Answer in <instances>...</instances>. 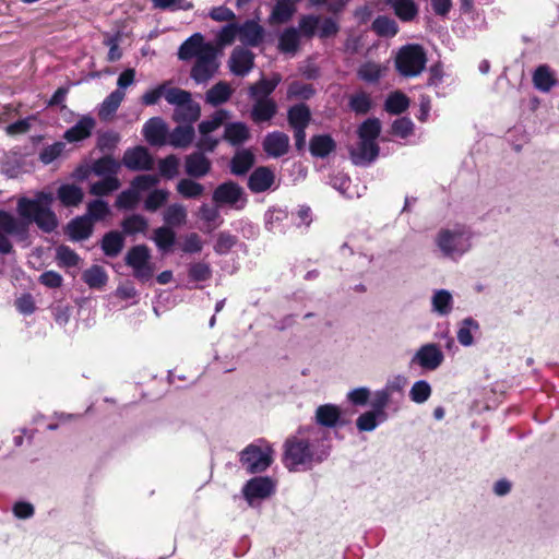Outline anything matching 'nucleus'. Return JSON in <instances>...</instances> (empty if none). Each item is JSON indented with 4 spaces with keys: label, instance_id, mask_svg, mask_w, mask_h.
I'll use <instances>...</instances> for the list:
<instances>
[{
    "label": "nucleus",
    "instance_id": "a211bd4d",
    "mask_svg": "<svg viewBox=\"0 0 559 559\" xmlns=\"http://www.w3.org/2000/svg\"><path fill=\"white\" fill-rule=\"evenodd\" d=\"M241 187L233 181L219 185L213 192V200L217 204L236 205L242 199Z\"/></svg>",
    "mask_w": 559,
    "mask_h": 559
},
{
    "label": "nucleus",
    "instance_id": "412c9836",
    "mask_svg": "<svg viewBox=\"0 0 559 559\" xmlns=\"http://www.w3.org/2000/svg\"><path fill=\"white\" fill-rule=\"evenodd\" d=\"M296 12V5L292 0H277L269 15L270 25L285 24L290 21Z\"/></svg>",
    "mask_w": 559,
    "mask_h": 559
},
{
    "label": "nucleus",
    "instance_id": "8fccbe9b",
    "mask_svg": "<svg viewBox=\"0 0 559 559\" xmlns=\"http://www.w3.org/2000/svg\"><path fill=\"white\" fill-rule=\"evenodd\" d=\"M177 191L186 199H197L203 194L204 187L190 178H183L178 181Z\"/></svg>",
    "mask_w": 559,
    "mask_h": 559
},
{
    "label": "nucleus",
    "instance_id": "39448f33",
    "mask_svg": "<svg viewBox=\"0 0 559 559\" xmlns=\"http://www.w3.org/2000/svg\"><path fill=\"white\" fill-rule=\"evenodd\" d=\"M471 234L465 226L442 229L437 237V245L443 255L460 257L471 248Z\"/></svg>",
    "mask_w": 559,
    "mask_h": 559
},
{
    "label": "nucleus",
    "instance_id": "dca6fc26",
    "mask_svg": "<svg viewBox=\"0 0 559 559\" xmlns=\"http://www.w3.org/2000/svg\"><path fill=\"white\" fill-rule=\"evenodd\" d=\"M205 152L199 151L189 154L185 158V171L192 178H202L211 170V160L204 155Z\"/></svg>",
    "mask_w": 559,
    "mask_h": 559
},
{
    "label": "nucleus",
    "instance_id": "473e14b6",
    "mask_svg": "<svg viewBox=\"0 0 559 559\" xmlns=\"http://www.w3.org/2000/svg\"><path fill=\"white\" fill-rule=\"evenodd\" d=\"M224 139L231 145H239L249 139V129L242 122H231L226 124Z\"/></svg>",
    "mask_w": 559,
    "mask_h": 559
},
{
    "label": "nucleus",
    "instance_id": "0eeeda50",
    "mask_svg": "<svg viewBox=\"0 0 559 559\" xmlns=\"http://www.w3.org/2000/svg\"><path fill=\"white\" fill-rule=\"evenodd\" d=\"M151 253L146 246L139 245L131 248L126 255V264L133 270V275L146 282L152 278L154 267L150 263Z\"/></svg>",
    "mask_w": 559,
    "mask_h": 559
},
{
    "label": "nucleus",
    "instance_id": "69168bd1",
    "mask_svg": "<svg viewBox=\"0 0 559 559\" xmlns=\"http://www.w3.org/2000/svg\"><path fill=\"white\" fill-rule=\"evenodd\" d=\"M211 276L212 271L207 263L197 262L189 266V277L194 282H204Z\"/></svg>",
    "mask_w": 559,
    "mask_h": 559
},
{
    "label": "nucleus",
    "instance_id": "c03bdc74",
    "mask_svg": "<svg viewBox=\"0 0 559 559\" xmlns=\"http://www.w3.org/2000/svg\"><path fill=\"white\" fill-rule=\"evenodd\" d=\"M533 82L535 87L542 92H549L556 84L554 74L547 66H539L535 70L533 74Z\"/></svg>",
    "mask_w": 559,
    "mask_h": 559
},
{
    "label": "nucleus",
    "instance_id": "c756f323",
    "mask_svg": "<svg viewBox=\"0 0 559 559\" xmlns=\"http://www.w3.org/2000/svg\"><path fill=\"white\" fill-rule=\"evenodd\" d=\"M282 78L280 74H274L271 79H261L249 87V95L252 99L270 98V94L280 84Z\"/></svg>",
    "mask_w": 559,
    "mask_h": 559
},
{
    "label": "nucleus",
    "instance_id": "f704fd0d",
    "mask_svg": "<svg viewBox=\"0 0 559 559\" xmlns=\"http://www.w3.org/2000/svg\"><path fill=\"white\" fill-rule=\"evenodd\" d=\"M310 152L316 157H325L335 148L334 140L328 135H316L310 140Z\"/></svg>",
    "mask_w": 559,
    "mask_h": 559
},
{
    "label": "nucleus",
    "instance_id": "6e6d98bb",
    "mask_svg": "<svg viewBox=\"0 0 559 559\" xmlns=\"http://www.w3.org/2000/svg\"><path fill=\"white\" fill-rule=\"evenodd\" d=\"M320 24V17L308 14L300 17L298 22V32L307 38H312Z\"/></svg>",
    "mask_w": 559,
    "mask_h": 559
},
{
    "label": "nucleus",
    "instance_id": "423d86ee",
    "mask_svg": "<svg viewBox=\"0 0 559 559\" xmlns=\"http://www.w3.org/2000/svg\"><path fill=\"white\" fill-rule=\"evenodd\" d=\"M240 462L250 474L264 472L273 462V450L266 441L260 439L240 452Z\"/></svg>",
    "mask_w": 559,
    "mask_h": 559
},
{
    "label": "nucleus",
    "instance_id": "bf43d9fd",
    "mask_svg": "<svg viewBox=\"0 0 559 559\" xmlns=\"http://www.w3.org/2000/svg\"><path fill=\"white\" fill-rule=\"evenodd\" d=\"M66 150V144L63 142H55L51 145H48L41 150L39 153V160L48 165L60 157Z\"/></svg>",
    "mask_w": 559,
    "mask_h": 559
},
{
    "label": "nucleus",
    "instance_id": "cd10ccee",
    "mask_svg": "<svg viewBox=\"0 0 559 559\" xmlns=\"http://www.w3.org/2000/svg\"><path fill=\"white\" fill-rule=\"evenodd\" d=\"M194 139V128L191 124L178 126L168 135V141L176 148L188 147Z\"/></svg>",
    "mask_w": 559,
    "mask_h": 559
},
{
    "label": "nucleus",
    "instance_id": "2f4dec72",
    "mask_svg": "<svg viewBox=\"0 0 559 559\" xmlns=\"http://www.w3.org/2000/svg\"><path fill=\"white\" fill-rule=\"evenodd\" d=\"M163 219L167 227H180L187 222V209L185 205L174 203L164 211Z\"/></svg>",
    "mask_w": 559,
    "mask_h": 559
},
{
    "label": "nucleus",
    "instance_id": "bb28decb",
    "mask_svg": "<svg viewBox=\"0 0 559 559\" xmlns=\"http://www.w3.org/2000/svg\"><path fill=\"white\" fill-rule=\"evenodd\" d=\"M126 93L120 90H115L111 92L99 105L98 107V117L102 120H108L110 119L119 106L121 105L122 100L124 99Z\"/></svg>",
    "mask_w": 559,
    "mask_h": 559
},
{
    "label": "nucleus",
    "instance_id": "7ed1b4c3",
    "mask_svg": "<svg viewBox=\"0 0 559 559\" xmlns=\"http://www.w3.org/2000/svg\"><path fill=\"white\" fill-rule=\"evenodd\" d=\"M328 455L325 450L318 452L308 440L298 437L288 439L285 443L284 463L289 469L307 465L313 461H322Z\"/></svg>",
    "mask_w": 559,
    "mask_h": 559
},
{
    "label": "nucleus",
    "instance_id": "5fc2aeb1",
    "mask_svg": "<svg viewBox=\"0 0 559 559\" xmlns=\"http://www.w3.org/2000/svg\"><path fill=\"white\" fill-rule=\"evenodd\" d=\"M479 324L472 318H466L462 321L461 326L457 331V340L463 346H469L473 344V331H477Z\"/></svg>",
    "mask_w": 559,
    "mask_h": 559
},
{
    "label": "nucleus",
    "instance_id": "393cba45",
    "mask_svg": "<svg viewBox=\"0 0 559 559\" xmlns=\"http://www.w3.org/2000/svg\"><path fill=\"white\" fill-rule=\"evenodd\" d=\"M67 231L71 239L84 240L92 235L93 223L85 215L78 216L68 224Z\"/></svg>",
    "mask_w": 559,
    "mask_h": 559
},
{
    "label": "nucleus",
    "instance_id": "3c124183",
    "mask_svg": "<svg viewBox=\"0 0 559 559\" xmlns=\"http://www.w3.org/2000/svg\"><path fill=\"white\" fill-rule=\"evenodd\" d=\"M83 281L91 288H102L107 283V274L99 265H93L83 273Z\"/></svg>",
    "mask_w": 559,
    "mask_h": 559
},
{
    "label": "nucleus",
    "instance_id": "9d476101",
    "mask_svg": "<svg viewBox=\"0 0 559 559\" xmlns=\"http://www.w3.org/2000/svg\"><path fill=\"white\" fill-rule=\"evenodd\" d=\"M121 164L133 171L151 170L154 159L146 147L135 146L124 152Z\"/></svg>",
    "mask_w": 559,
    "mask_h": 559
},
{
    "label": "nucleus",
    "instance_id": "c85d7f7f",
    "mask_svg": "<svg viewBox=\"0 0 559 559\" xmlns=\"http://www.w3.org/2000/svg\"><path fill=\"white\" fill-rule=\"evenodd\" d=\"M201 107L198 103L193 102L192 98L186 102L183 105L175 108L174 120L177 122H185L192 124L200 118Z\"/></svg>",
    "mask_w": 559,
    "mask_h": 559
},
{
    "label": "nucleus",
    "instance_id": "e2e57ef3",
    "mask_svg": "<svg viewBox=\"0 0 559 559\" xmlns=\"http://www.w3.org/2000/svg\"><path fill=\"white\" fill-rule=\"evenodd\" d=\"M140 200L139 193L134 190V188H130L128 190L122 191L116 200V206L118 209L130 210L133 209Z\"/></svg>",
    "mask_w": 559,
    "mask_h": 559
},
{
    "label": "nucleus",
    "instance_id": "4be33fe9",
    "mask_svg": "<svg viewBox=\"0 0 559 559\" xmlns=\"http://www.w3.org/2000/svg\"><path fill=\"white\" fill-rule=\"evenodd\" d=\"M274 182V174L267 167H259L250 175L248 187L252 192H264Z\"/></svg>",
    "mask_w": 559,
    "mask_h": 559
},
{
    "label": "nucleus",
    "instance_id": "a18cd8bd",
    "mask_svg": "<svg viewBox=\"0 0 559 559\" xmlns=\"http://www.w3.org/2000/svg\"><path fill=\"white\" fill-rule=\"evenodd\" d=\"M120 188V181L115 176L104 177V179L94 182L90 187V193L95 197H105Z\"/></svg>",
    "mask_w": 559,
    "mask_h": 559
},
{
    "label": "nucleus",
    "instance_id": "4d7b16f0",
    "mask_svg": "<svg viewBox=\"0 0 559 559\" xmlns=\"http://www.w3.org/2000/svg\"><path fill=\"white\" fill-rule=\"evenodd\" d=\"M349 107L353 111L358 115H365L371 108L370 96L365 92L354 94L349 98Z\"/></svg>",
    "mask_w": 559,
    "mask_h": 559
},
{
    "label": "nucleus",
    "instance_id": "ddd939ff",
    "mask_svg": "<svg viewBox=\"0 0 559 559\" xmlns=\"http://www.w3.org/2000/svg\"><path fill=\"white\" fill-rule=\"evenodd\" d=\"M421 368L436 370L443 361V354L436 344L423 345L413 358Z\"/></svg>",
    "mask_w": 559,
    "mask_h": 559
},
{
    "label": "nucleus",
    "instance_id": "5701e85b",
    "mask_svg": "<svg viewBox=\"0 0 559 559\" xmlns=\"http://www.w3.org/2000/svg\"><path fill=\"white\" fill-rule=\"evenodd\" d=\"M254 104L251 109V119L257 122L271 120L276 114V104L272 98L253 99Z\"/></svg>",
    "mask_w": 559,
    "mask_h": 559
},
{
    "label": "nucleus",
    "instance_id": "338daca9",
    "mask_svg": "<svg viewBox=\"0 0 559 559\" xmlns=\"http://www.w3.org/2000/svg\"><path fill=\"white\" fill-rule=\"evenodd\" d=\"M158 182L159 178L156 175H141L132 180L131 186L140 194L143 191L152 189Z\"/></svg>",
    "mask_w": 559,
    "mask_h": 559
},
{
    "label": "nucleus",
    "instance_id": "a19ab883",
    "mask_svg": "<svg viewBox=\"0 0 559 559\" xmlns=\"http://www.w3.org/2000/svg\"><path fill=\"white\" fill-rule=\"evenodd\" d=\"M385 68L379 63L367 61L357 70V76L367 83H376L382 76Z\"/></svg>",
    "mask_w": 559,
    "mask_h": 559
},
{
    "label": "nucleus",
    "instance_id": "c9c22d12",
    "mask_svg": "<svg viewBox=\"0 0 559 559\" xmlns=\"http://www.w3.org/2000/svg\"><path fill=\"white\" fill-rule=\"evenodd\" d=\"M254 156L249 150L238 151L230 163L231 173L235 175H245L253 165Z\"/></svg>",
    "mask_w": 559,
    "mask_h": 559
},
{
    "label": "nucleus",
    "instance_id": "58836bf2",
    "mask_svg": "<svg viewBox=\"0 0 559 559\" xmlns=\"http://www.w3.org/2000/svg\"><path fill=\"white\" fill-rule=\"evenodd\" d=\"M284 221H293L288 213L281 209H275L266 213L265 224L272 233H286V226L283 224Z\"/></svg>",
    "mask_w": 559,
    "mask_h": 559
},
{
    "label": "nucleus",
    "instance_id": "1a4fd4ad",
    "mask_svg": "<svg viewBox=\"0 0 559 559\" xmlns=\"http://www.w3.org/2000/svg\"><path fill=\"white\" fill-rule=\"evenodd\" d=\"M275 490V484L270 477H253L246 483L242 493L250 506L255 500L269 498Z\"/></svg>",
    "mask_w": 559,
    "mask_h": 559
},
{
    "label": "nucleus",
    "instance_id": "de8ad7c7",
    "mask_svg": "<svg viewBox=\"0 0 559 559\" xmlns=\"http://www.w3.org/2000/svg\"><path fill=\"white\" fill-rule=\"evenodd\" d=\"M409 106V99L408 97L401 93V92H394L391 93L384 104V108L389 114L392 115H400L404 112Z\"/></svg>",
    "mask_w": 559,
    "mask_h": 559
},
{
    "label": "nucleus",
    "instance_id": "f257e3e1",
    "mask_svg": "<svg viewBox=\"0 0 559 559\" xmlns=\"http://www.w3.org/2000/svg\"><path fill=\"white\" fill-rule=\"evenodd\" d=\"M52 201V194L47 192H38L34 199L20 198L16 212L23 221L0 211V253L8 254L12 251L9 236L26 237L29 223H35L45 233L53 231L58 219L51 210Z\"/></svg>",
    "mask_w": 559,
    "mask_h": 559
},
{
    "label": "nucleus",
    "instance_id": "603ef678",
    "mask_svg": "<svg viewBox=\"0 0 559 559\" xmlns=\"http://www.w3.org/2000/svg\"><path fill=\"white\" fill-rule=\"evenodd\" d=\"M164 97L168 104L174 105L175 108H177L190 100L191 93L178 87H171L169 82H165Z\"/></svg>",
    "mask_w": 559,
    "mask_h": 559
},
{
    "label": "nucleus",
    "instance_id": "ea45409f",
    "mask_svg": "<svg viewBox=\"0 0 559 559\" xmlns=\"http://www.w3.org/2000/svg\"><path fill=\"white\" fill-rule=\"evenodd\" d=\"M432 311L437 312L440 316H447L452 310L453 299L450 292L445 289L436 290L432 299Z\"/></svg>",
    "mask_w": 559,
    "mask_h": 559
},
{
    "label": "nucleus",
    "instance_id": "b1692460",
    "mask_svg": "<svg viewBox=\"0 0 559 559\" xmlns=\"http://www.w3.org/2000/svg\"><path fill=\"white\" fill-rule=\"evenodd\" d=\"M233 93L234 90L227 82L219 81L205 93V102L213 107H217L227 103Z\"/></svg>",
    "mask_w": 559,
    "mask_h": 559
},
{
    "label": "nucleus",
    "instance_id": "4468645a",
    "mask_svg": "<svg viewBox=\"0 0 559 559\" xmlns=\"http://www.w3.org/2000/svg\"><path fill=\"white\" fill-rule=\"evenodd\" d=\"M167 124L159 117L148 119L143 126V135L151 145H165L167 143Z\"/></svg>",
    "mask_w": 559,
    "mask_h": 559
},
{
    "label": "nucleus",
    "instance_id": "13d9d810",
    "mask_svg": "<svg viewBox=\"0 0 559 559\" xmlns=\"http://www.w3.org/2000/svg\"><path fill=\"white\" fill-rule=\"evenodd\" d=\"M430 394V384L425 380L416 381L409 391L411 400L418 404L426 402L429 399Z\"/></svg>",
    "mask_w": 559,
    "mask_h": 559
},
{
    "label": "nucleus",
    "instance_id": "37998d69",
    "mask_svg": "<svg viewBox=\"0 0 559 559\" xmlns=\"http://www.w3.org/2000/svg\"><path fill=\"white\" fill-rule=\"evenodd\" d=\"M123 248V238L118 231L107 233L102 240V249L107 257H117Z\"/></svg>",
    "mask_w": 559,
    "mask_h": 559
},
{
    "label": "nucleus",
    "instance_id": "6e6552de",
    "mask_svg": "<svg viewBox=\"0 0 559 559\" xmlns=\"http://www.w3.org/2000/svg\"><path fill=\"white\" fill-rule=\"evenodd\" d=\"M219 61L217 60V51L216 48L213 47L207 51H204V55H201L198 58L191 69L190 76L198 84H203L209 82L218 71Z\"/></svg>",
    "mask_w": 559,
    "mask_h": 559
},
{
    "label": "nucleus",
    "instance_id": "e433bc0d",
    "mask_svg": "<svg viewBox=\"0 0 559 559\" xmlns=\"http://www.w3.org/2000/svg\"><path fill=\"white\" fill-rule=\"evenodd\" d=\"M121 163L115 160L112 157L105 156L94 162L92 171L102 177L115 176L119 173Z\"/></svg>",
    "mask_w": 559,
    "mask_h": 559
},
{
    "label": "nucleus",
    "instance_id": "680f3d73",
    "mask_svg": "<svg viewBox=\"0 0 559 559\" xmlns=\"http://www.w3.org/2000/svg\"><path fill=\"white\" fill-rule=\"evenodd\" d=\"M381 419V416L379 413L374 411H369L364 414H361L357 420L356 425L359 431H372L377 428L379 420Z\"/></svg>",
    "mask_w": 559,
    "mask_h": 559
},
{
    "label": "nucleus",
    "instance_id": "7c9ffc66",
    "mask_svg": "<svg viewBox=\"0 0 559 559\" xmlns=\"http://www.w3.org/2000/svg\"><path fill=\"white\" fill-rule=\"evenodd\" d=\"M300 44V34L295 27L285 28L278 37V49L284 53H295Z\"/></svg>",
    "mask_w": 559,
    "mask_h": 559
},
{
    "label": "nucleus",
    "instance_id": "79ce46f5",
    "mask_svg": "<svg viewBox=\"0 0 559 559\" xmlns=\"http://www.w3.org/2000/svg\"><path fill=\"white\" fill-rule=\"evenodd\" d=\"M153 240L160 251L168 252L175 245L176 234L170 227H158L154 230Z\"/></svg>",
    "mask_w": 559,
    "mask_h": 559
},
{
    "label": "nucleus",
    "instance_id": "a878e982",
    "mask_svg": "<svg viewBox=\"0 0 559 559\" xmlns=\"http://www.w3.org/2000/svg\"><path fill=\"white\" fill-rule=\"evenodd\" d=\"M57 197L62 205L67 207L78 206L82 203L83 190L73 183H63L58 188Z\"/></svg>",
    "mask_w": 559,
    "mask_h": 559
},
{
    "label": "nucleus",
    "instance_id": "20e7f679",
    "mask_svg": "<svg viewBox=\"0 0 559 559\" xmlns=\"http://www.w3.org/2000/svg\"><path fill=\"white\" fill-rule=\"evenodd\" d=\"M427 56L424 48L417 44L403 46L395 59L396 69L403 76L414 78L426 68Z\"/></svg>",
    "mask_w": 559,
    "mask_h": 559
},
{
    "label": "nucleus",
    "instance_id": "aec40b11",
    "mask_svg": "<svg viewBox=\"0 0 559 559\" xmlns=\"http://www.w3.org/2000/svg\"><path fill=\"white\" fill-rule=\"evenodd\" d=\"M316 423L326 428H334L343 425L341 420V409L334 404L320 405L316 411Z\"/></svg>",
    "mask_w": 559,
    "mask_h": 559
},
{
    "label": "nucleus",
    "instance_id": "6ab92c4d",
    "mask_svg": "<svg viewBox=\"0 0 559 559\" xmlns=\"http://www.w3.org/2000/svg\"><path fill=\"white\" fill-rule=\"evenodd\" d=\"M95 124L96 122L93 117L83 116L73 127L64 132L63 138L70 143L85 140L92 134Z\"/></svg>",
    "mask_w": 559,
    "mask_h": 559
},
{
    "label": "nucleus",
    "instance_id": "052dcab7",
    "mask_svg": "<svg viewBox=\"0 0 559 559\" xmlns=\"http://www.w3.org/2000/svg\"><path fill=\"white\" fill-rule=\"evenodd\" d=\"M169 192L165 189H155L146 198L144 202L145 210L155 212L159 209L168 199Z\"/></svg>",
    "mask_w": 559,
    "mask_h": 559
},
{
    "label": "nucleus",
    "instance_id": "f8f14e48",
    "mask_svg": "<svg viewBox=\"0 0 559 559\" xmlns=\"http://www.w3.org/2000/svg\"><path fill=\"white\" fill-rule=\"evenodd\" d=\"M213 44L204 41V37L200 33H195L186 39L179 47L178 58L183 61L195 60L204 55V51L213 48Z\"/></svg>",
    "mask_w": 559,
    "mask_h": 559
},
{
    "label": "nucleus",
    "instance_id": "4c0bfd02",
    "mask_svg": "<svg viewBox=\"0 0 559 559\" xmlns=\"http://www.w3.org/2000/svg\"><path fill=\"white\" fill-rule=\"evenodd\" d=\"M229 118V112L225 109L216 110L209 119L201 121L198 126L199 133H214Z\"/></svg>",
    "mask_w": 559,
    "mask_h": 559
},
{
    "label": "nucleus",
    "instance_id": "f03ea898",
    "mask_svg": "<svg viewBox=\"0 0 559 559\" xmlns=\"http://www.w3.org/2000/svg\"><path fill=\"white\" fill-rule=\"evenodd\" d=\"M381 132V123L377 118L365 120L358 128L359 142L350 150V159L355 165L366 166L371 164L379 155V146L376 142Z\"/></svg>",
    "mask_w": 559,
    "mask_h": 559
},
{
    "label": "nucleus",
    "instance_id": "49530a36",
    "mask_svg": "<svg viewBox=\"0 0 559 559\" xmlns=\"http://www.w3.org/2000/svg\"><path fill=\"white\" fill-rule=\"evenodd\" d=\"M309 121L310 110L306 105H296L288 110V122L292 128H307Z\"/></svg>",
    "mask_w": 559,
    "mask_h": 559
},
{
    "label": "nucleus",
    "instance_id": "864d4df0",
    "mask_svg": "<svg viewBox=\"0 0 559 559\" xmlns=\"http://www.w3.org/2000/svg\"><path fill=\"white\" fill-rule=\"evenodd\" d=\"M372 29L379 36L393 37L396 35L399 27L394 20H392L388 16H378L372 22Z\"/></svg>",
    "mask_w": 559,
    "mask_h": 559
},
{
    "label": "nucleus",
    "instance_id": "0e129e2a",
    "mask_svg": "<svg viewBox=\"0 0 559 559\" xmlns=\"http://www.w3.org/2000/svg\"><path fill=\"white\" fill-rule=\"evenodd\" d=\"M179 160L175 155H169L159 160L158 169L163 177L173 179L178 174Z\"/></svg>",
    "mask_w": 559,
    "mask_h": 559
},
{
    "label": "nucleus",
    "instance_id": "774afa93",
    "mask_svg": "<svg viewBox=\"0 0 559 559\" xmlns=\"http://www.w3.org/2000/svg\"><path fill=\"white\" fill-rule=\"evenodd\" d=\"M57 260L60 265L68 267L76 266L79 264V255L69 247L60 246L57 248Z\"/></svg>",
    "mask_w": 559,
    "mask_h": 559
},
{
    "label": "nucleus",
    "instance_id": "09e8293b",
    "mask_svg": "<svg viewBox=\"0 0 559 559\" xmlns=\"http://www.w3.org/2000/svg\"><path fill=\"white\" fill-rule=\"evenodd\" d=\"M109 214V205L104 200L96 199L87 203L85 216H87L92 223L103 221Z\"/></svg>",
    "mask_w": 559,
    "mask_h": 559
},
{
    "label": "nucleus",
    "instance_id": "72a5a7b5",
    "mask_svg": "<svg viewBox=\"0 0 559 559\" xmlns=\"http://www.w3.org/2000/svg\"><path fill=\"white\" fill-rule=\"evenodd\" d=\"M394 13L402 21H412L418 13V8L413 0H386Z\"/></svg>",
    "mask_w": 559,
    "mask_h": 559
},
{
    "label": "nucleus",
    "instance_id": "9b49d317",
    "mask_svg": "<svg viewBox=\"0 0 559 559\" xmlns=\"http://www.w3.org/2000/svg\"><path fill=\"white\" fill-rule=\"evenodd\" d=\"M254 55L245 47H236L229 57V71L237 76H246L253 69Z\"/></svg>",
    "mask_w": 559,
    "mask_h": 559
},
{
    "label": "nucleus",
    "instance_id": "f3484780",
    "mask_svg": "<svg viewBox=\"0 0 559 559\" xmlns=\"http://www.w3.org/2000/svg\"><path fill=\"white\" fill-rule=\"evenodd\" d=\"M263 150L271 157H281L289 150V138L287 134L274 131L265 135Z\"/></svg>",
    "mask_w": 559,
    "mask_h": 559
},
{
    "label": "nucleus",
    "instance_id": "2eb2a0df",
    "mask_svg": "<svg viewBox=\"0 0 559 559\" xmlns=\"http://www.w3.org/2000/svg\"><path fill=\"white\" fill-rule=\"evenodd\" d=\"M264 37L263 27L253 20H248L242 24H238V39L245 46L257 47Z\"/></svg>",
    "mask_w": 559,
    "mask_h": 559
}]
</instances>
